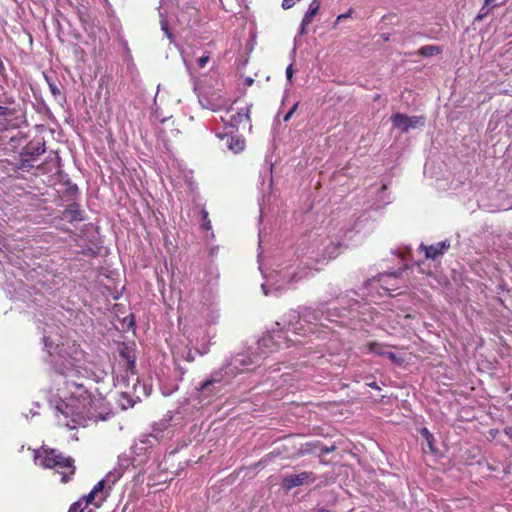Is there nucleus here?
<instances>
[{
	"label": "nucleus",
	"mask_w": 512,
	"mask_h": 512,
	"mask_svg": "<svg viewBox=\"0 0 512 512\" xmlns=\"http://www.w3.org/2000/svg\"><path fill=\"white\" fill-rule=\"evenodd\" d=\"M65 389L68 395L65 396V400H61L56 406L57 412L60 413L58 416L60 424L74 429L78 426L86 427L107 419L109 413L106 415L96 413L97 403H100L101 399L93 398L92 393L83 382L68 379L65 382Z\"/></svg>",
	"instance_id": "1"
},
{
	"label": "nucleus",
	"mask_w": 512,
	"mask_h": 512,
	"mask_svg": "<svg viewBox=\"0 0 512 512\" xmlns=\"http://www.w3.org/2000/svg\"><path fill=\"white\" fill-rule=\"evenodd\" d=\"M33 461L40 468L56 471L62 476V480L73 476L76 470L75 460L71 456L46 445L33 449Z\"/></svg>",
	"instance_id": "2"
},
{
	"label": "nucleus",
	"mask_w": 512,
	"mask_h": 512,
	"mask_svg": "<svg viewBox=\"0 0 512 512\" xmlns=\"http://www.w3.org/2000/svg\"><path fill=\"white\" fill-rule=\"evenodd\" d=\"M308 275L306 268L286 266L264 275L266 282L261 285L264 295H279L290 285L304 279Z\"/></svg>",
	"instance_id": "3"
},
{
	"label": "nucleus",
	"mask_w": 512,
	"mask_h": 512,
	"mask_svg": "<svg viewBox=\"0 0 512 512\" xmlns=\"http://www.w3.org/2000/svg\"><path fill=\"white\" fill-rule=\"evenodd\" d=\"M322 308V306L317 309L305 307L301 313L291 310L283 317L284 327L296 335L305 336L307 330L304 328L303 322L310 325L321 321L324 315Z\"/></svg>",
	"instance_id": "4"
},
{
	"label": "nucleus",
	"mask_w": 512,
	"mask_h": 512,
	"mask_svg": "<svg viewBox=\"0 0 512 512\" xmlns=\"http://www.w3.org/2000/svg\"><path fill=\"white\" fill-rule=\"evenodd\" d=\"M82 352L74 349L73 354H69L63 346L59 349L57 356L52 359L54 370L67 377H78L81 369Z\"/></svg>",
	"instance_id": "5"
},
{
	"label": "nucleus",
	"mask_w": 512,
	"mask_h": 512,
	"mask_svg": "<svg viewBox=\"0 0 512 512\" xmlns=\"http://www.w3.org/2000/svg\"><path fill=\"white\" fill-rule=\"evenodd\" d=\"M276 325L279 327L277 331L273 330L272 333L263 336L258 341L259 349H268L272 352L275 349L283 347L284 344L288 346V338L282 335L284 330L288 332L287 328L284 327V322H277Z\"/></svg>",
	"instance_id": "6"
},
{
	"label": "nucleus",
	"mask_w": 512,
	"mask_h": 512,
	"mask_svg": "<svg viewBox=\"0 0 512 512\" xmlns=\"http://www.w3.org/2000/svg\"><path fill=\"white\" fill-rule=\"evenodd\" d=\"M223 375L222 371L212 373L211 376L198 387L197 398L201 401H205L218 393L219 388L216 385L222 381Z\"/></svg>",
	"instance_id": "7"
},
{
	"label": "nucleus",
	"mask_w": 512,
	"mask_h": 512,
	"mask_svg": "<svg viewBox=\"0 0 512 512\" xmlns=\"http://www.w3.org/2000/svg\"><path fill=\"white\" fill-rule=\"evenodd\" d=\"M391 120L393 122V126L401 132H408L411 128H417L424 124V118L421 116L409 117L401 113L392 115Z\"/></svg>",
	"instance_id": "8"
},
{
	"label": "nucleus",
	"mask_w": 512,
	"mask_h": 512,
	"mask_svg": "<svg viewBox=\"0 0 512 512\" xmlns=\"http://www.w3.org/2000/svg\"><path fill=\"white\" fill-rule=\"evenodd\" d=\"M135 467L132 465L131 459L127 456H120L118 458L117 467L109 471L106 478L102 480H118L122 477H130V474L134 472Z\"/></svg>",
	"instance_id": "9"
},
{
	"label": "nucleus",
	"mask_w": 512,
	"mask_h": 512,
	"mask_svg": "<svg viewBox=\"0 0 512 512\" xmlns=\"http://www.w3.org/2000/svg\"><path fill=\"white\" fill-rule=\"evenodd\" d=\"M254 359L246 354V353H239L235 355L230 362L225 366L224 368V374L226 375H235L240 370H242L244 367L249 366L251 364H254Z\"/></svg>",
	"instance_id": "10"
},
{
	"label": "nucleus",
	"mask_w": 512,
	"mask_h": 512,
	"mask_svg": "<svg viewBox=\"0 0 512 512\" xmlns=\"http://www.w3.org/2000/svg\"><path fill=\"white\" fill-rule=\"evenodd\" d=\"M161 438L162 436L160 435V431L157 429H154L150 434L142 435L133 446L134 453L140 454L142 452H146L149 448L158 444Z\"/></svg>",
	"instance_id": "11"
},
{
	"label": "nucleus",
	"mask_w": 512,
	"mask_h": 512,
	"mask_svg": "<svg viewBox=\"0 0 512 512\" xmlns=\"http://www.w3.org/2000/svg\"><path fill=\"white\" fill-rule=\"evenodd\" d=\"M22 118L21 109L16 106L0 105V119L9 121L7 127L16 128Z\"/></svg>",
	"instance_id": "12"
},
{
	"label": "nucleus",
	"mask_w": 512,
	"mask_h": 512,
	"mask_svg": "<svg viewBox=\"0 0 512 512\" xmlns=\"http://www.w3.org/2000/svg\"><path fill=\"white\" fill-rule=\"evenodd\" d=\"M107 495L108 491L105 490L104 482H97L90 493L84 497L85 505L93 504L95 507H99Z\"/></svg>",
	"instance_id": "13"
},
{
	"label": "nucleus",
	"mask_w": 512,
	"mask_h": 512,
	"mask_svg": "<svg viewBox=\"0 0 512 512\" xmlns=\"http://www.w3.org/2000/svg\"><path fill=\"white\" fill-rule=\"evenodd\" d=\"M368 351L370 353L377 354L379 356H385L390 359V361L396 365H401L403 363V358L399 355L386 350V346L378 343V342H370L367 345Z\"/></svg>",
	"instance_id": "14"
},
{
	"label": "nucleus",
	"mask_w": 512,
	"mask_h": 512,
	"mask_svg": "<svg viewBox=\"0 0 512 512\" xmlns=\"http://www.w3.org/2000/svg\"><path fill=\"white\" fill-rule=\"evenodd\" d=\"M419 248L425 252V257L427 259L434 260L437 257L443 255L444 252L450 248V242L448 240H444L430 246L421 244Z\"/></svg>",
	"instance_id": "15"
},
{
	"label": "nucleus",
	"mask_w": 512,
	"mask_h": 512,
	"mask_svg": "<svg viewBox=\"0 0 512 512\" xmlns=\"http://www.w3.org/2000/svg\"><path fill=\"white\" fill-rule=\"evenodd\" d=\"M222 120L228 123L231 127L238 128L242 123L250 121V108L245 107L239 110L236 114L229 116V119L222 117Z\"/></svg>",
	"instance_id": "16"
},
{
	"label": "nucleus",
	"mask_w": 512,
	"mask_h": 512,
	"mask_svg": "<svg viewBox=\"0 0 512 512\" xmlns=\"http://www.w3.org/2000/svg\"><path fill=\"white\" fill-rule=\"evenodd\" d=\"M63 218L70 223L83 221V211L81 210L80 205L77 203L68 205V207L63 211Z\"/></svg>",
	"instance_id": "17"
},
{
	"label": "nucleus",
	"mask_w": 512,
	"mask_h": 512,
	"mask_svg": "<svg viewBox=\"0 0 512 512\" xmlns=\"http://www.w3.org/2000/svg\"><path fill=\"white\" fill-rule=\"evenodd\" d=\"M226 145L234 153H239L244 150L245 140L239 136H231L226 139Z\"/></svg>",
	"instance_id": "18"
},
{
	"label": "nucleus",
	"mask_w": 512,
	"mask_h": 512,
	"mask_svg": "<svg viewBox=\"0 0 512 512\" xmlns=\"http://www.w3.org/2000/svg\"><path fill=\"white\" fill-rule=\"evenodd\" d=\"M319 7L320 3L318 0H313L310 3L309 8L302 19V26H308L312 22L313 17L318 13Z\"/></svg>",
	"instance_id": "19"
},
{
	"label": "nucleus",
	"mask_w": 512,
	"mask_h": 512,
	"mask_svg": "<svg viewBox=\"0 0 512 512\" xmlns=\"http://www.w3.org/2000/svg\"><path fill=\"white\" fill-rule=\"evenodd\" d=\"M442 52V49L440 46L437 45H425L420 48L419 53L423 57H430L437 54H440Z\"/></svg>",
	"instance_id": "20"
},
{
	"label": "nucleus",
	"mask_w": 512,
	"mask_h": 512,
	"mask_svg": "<svg viewBox=\"0 0 512 512\" xmlns=\"http://www.w3.org/2000/svg\"><path fill=\"white\" fill-rule=\"evenodd\" d=\"M421 435L425 439L427 447L429 448V450L432 453H435L437 451V449L434 446V437H433V435L429 432V430L427 428H423L421 430Z\"/></svg>",
	"instance_id": "21"
},
{
	"label": "nucleus",
	"mask_w": 512,
	"mask_h": 512,
	"mask_svg": "<svg viewBox=\"0 0 512 512\" xmlns=\"http://www.w3.org/2000/svg\"><path fill=\"white\" fill-rule=\"evenodd\" d=\"M45 152V145L44 144H37L36 147H28L26 154L30 155L31 158L35 159L36 157L40 156Z\"/></svg>",
	"instance_id": "22"
},
{
	"label": "nucleus",
	"mask_w": 512,
	"mask_h": 512,
	"mask_svg": "<svg viewBox=\"0 0 512 512\" xmlns=\"http://www.w3.org/2000/svg\"><path fill=\"white\" fill-rule=\"evenodd\" d=\"M492 8H493V7L485 6V4H484V5H483V7L480 9V12H479V14L477 15L476 19H477V20H481V19H483L484 17H486V16L490 13V11H491V9H492Z\"/></svg>",
	"instance_id": "23"
},
{
	"label": "nucleus",
	"mask_w": 512,
	"mask_h": 512,
	"mask_svg": "<svg viewBox=\"0 0 512 512\" xmlns=\"http://www.w3.org/2000/svg\"><path fill=\"white\" fill-rule=\"evenodd\" d=\"M0 102L6 106H10L15 103V99L13 96L8 95L7 93H3Z\"/></svg>",
	"instance_id": "24"
},
{
	"label": "nucleus",
	"mask_w": 512,
	"mask_h": 512,
	"mask_svg": "<svg viewBox=\"0 0 512 512\" xmlns=\"http://www.w3.org/2000/svg\"><path fill=\"white\" fill-rule=\"evenodd\" d=\"M45 79H46V81H47V83H48V85H49V88H50L51 93H52L53 95H55V96H56V95H58V94H60V90H59V88L57 87V85H56L53 81H51L47 76L45 77Z\"/></svg>",
	"instance_id": "25"
},
{
	"label": "nucleus",
	"mask_w": 512,
	"mask_h": 512,
	"mask_svg": "<svg viewBox=\"0 0 512 512\" xmlns=\"http://www.w3.org/2000/svg\"><path fill=\"white\" fill-rule=\"evenodd\" d=\"M84 506L81 501L73 503L68 512H83Z\"/></svg>",
	"instance_id": "26"
},
{
	"label": "nucleus",
	"mask_w": 512,
	"mask_h": 512,
	"mask_svg": "<svg viewBox=\"0 0 512 512\" xmlns=\"http://www.w3.org/2000/svg\"><path fill=\"white\" fill-rule=\"evenodd\" d=\"M160 24H161V29L164 31V33L166 34V36L171 39L172 38V34L169 30V27H168V22L166 19H162L160 21Z\"/></svg>",
	"instance_id": "27"
},
{
	"label": "nucleus",
	"mask_w": 512,
	"mask_h": 512,
	"mask_svg": "<svg viewBox=\"0 0 512 512\" xmlns=\"http://www.w3.org/2000/svg\"><path fill=\"white\" fill-rule=\"evenodd\" d=\"M335 449H336L335 445H331V446L321 445L318 447V451L320 454H327V453L333 452Z\"/></svg>",
	"instance_id": "28"
},
{
	"label": "nucleus",
	"mask_w": 512,
	"mask_h": 512,
	"mask_svg": "<svg viewBox=\"0 0 512 512\" xmlns=\"http://www.w3.org/2000/svg\"><path fill=\"white\" fill-rule=\"evenodd\" d=\"M298 105H299V103H298V102H297V103H295V104L293 105V107L288 111V113L284 116V121H285V122H288V121L291 119V117L293 116V114L296 112V110H297V108H298Z\"/></svg>",
	"instance_id": "29"
},
{
	"label": "nucleus",
	"mask_w": 512,
	"mask_h": 512,
	"mask_svg": "<svg viewBox=\"0 0 512 512\" xmlns=\"http://www.w3.org/2000/svg\"><path fill=\"white\" fill-rule=\"evenodd\" d=\"M44 344H45V347H46L48 353L51 356H53V353L51 351V349L53 348V345H54L53 341H51V339L49 337H44Z\"/></svg>",
	"instance_id": "30"
},
{
	"label": "nucleus",
	"mask_w": 512,
	"mask_h": 512,
	"mask_svg": "<svg viewBox=\"0 0 512 512\" xmlns=\"http://www.w3.org/2000/svg\"><path fill=\"white\" fill-rule=\"evenodd\" d=\"M209 56L208 55H203L201 56L199 59H198V65L199 67L203 68L206 66V64L208 63L209 61Z\"/></svg>",
	"instance_id": "31"
},
{
	"label": "nucleus",
	"mask_w": 512,
	"mask_h": 512,
	"mask_svg": "<svg viewBox=\"0 0 512 512\" xmlns=\"http://www.w3.org/2000/svg\"><path fill=\"white\" fill-rule=\"evenodd\" d=\"M294 5H295V0H283L282 1V7L285 10L292 8Z\"/></svg>",
	"instance_id": "32"
},
{
	"label": "nucleus",
	"mask_w": 512,
	"mask_h": 512,
	"mask_svg": "<svg viewBox=\"0 0 512 512\" xmlns=\"http://www.w3.org/2000/svg\"><path fill=\"white\" fill-rule=\"evenodd\" d=\"M207 217H208V213L206 211H203V220H204L203 226L205 229H210L211 223L209 220H207Z\"/></svg>",
	"instance_id": "33"
},
{
	"label": "nucleus",
	"mask_w": 512,
	"mask_h": 512,
	"mask_svg": "<svg viewBox=\"0 0 512 512\" xmlns=\"http://www.w3.org/2000/svg\"><path fill=\"white\" fill-rule=\"evenodd\" d=\"M336 250H337V245H334V246L332 247V249H331V250H327V252H326V253H327V256H328L329 258H334V257H336V255H337V251H336Z\"/></svg>",
	"instance_id": "34"
},
{
	"label": "nucleus",
	"mask_w": 512,
	"mask_h": 512,
	"mask_svg": "<svg viewBox=\"0 0 512 512\" xmlns=\"http://www.w3.org/2000/svg\"><path fill=\"white\" fill-rule=\"evenodd\" d=\"M286 77H287V79H288L290 82L292 81V77H293V68H292V65H291V64L286 68Z\"/></svg>",
	"instance_id": "35"
},
{
	"label": "nucleus",
	"mask_w": 512,
	"mask_h": 512,
	"mask_svg": "<svg viewBox=\"0 0 512 512\" xmlns=\"http://www.w3.org/2000/svg\"><path fill=\"white\" fill-rule=\"evenodd\" d=\"M484 3H485V6H490V7H497L499 4H498V0H484Z\"/></svg>",
	"instance_id": "36"
},
{
	"label": "nucleus",
	"mask_w": 512,
	"mask_h": 512,
	"mask_svg": "<svg viewBox=\"0 0 512 512\" xmlns=\"http://www.w3.org/2000/svg\"><path fill=\"white\" fill-rule=\"evenodd\" d=\"M305 474H301V475H298L296 477H287L285 478L284 480H297V481H300V480H306L307 476L303 477Z\"/></svg>",
	"instance_id": "37"
},
{
	"label": "nucleus",
	"mask_w": 512,
	"mask_h": 512,
	"mask_svg": "<svg viewBox=\"0 0 512 512\" xmlns=\"http://www.w3.org/2000/svg\"><path fill=\"white\" fill-rule=\"evenodd\" d=\"M0 76L6 77V68L4 62L0 59Z\"/></svg>",
	"instance_id": "38"
},
{
	"label": "nucleus",
	"mask_w": 512,
	"mask_h": 512,
	"mask_svg": "<svg viewBox=\"0 0 512 512\" xmlns=\"http://www.w3.org/2000/svg\"><path fill=\"white\" fill-rule=\"evenodd\" d=\"M350 15H351V10H349V11H348L347 13H345V14H341V15H339V16L337 17V21L339 22V21H341L342 19L348 18V17H350Z\"/></svg>",
	"instance_id": "39"
},
{
	"label": "nucleus",
	"mask_w": 512,
	"mask_h": 512,
	"mask_svg": "<svg viewBox=\"0 0 512 512\" xmlns=\"http://www.w3.org/2000/svg\"><path fill=\"white\" fill-rule=\"evenodd\" d=\"M341 230L343 231V237H347L348 234L351 232L350 228H344L342 227Z\"/></svg>",
	"instance_id": "40"
},
{
	"label": "nucleus",
	"mask_w": 512,
	"mask_h": 512,
	"mask_svg": "<svg viewBox=\"0 0 512 512\" xmlns=\"http://www.w3.org/2000/svg\"><path fill=\"white\" fill-rule=\"evenodd\" d=\"M505 432H506V434L509 436V438L512 441V427L506 428Z\"/></svg>",
	"instance_id": "41"
},
{
	"label": "nucleus",
	"mask_w": 512,
	"mask_h": 512,
	"mask_svg": "<svg viewBox=\"0 0 512 512\" xmlns=\"http://www.w3.org/2000/svg\"><path fill=\"white\" fill-rule=\"evenodd\" d=\"M302 482H290V484L288 485V489H291L293 487H296L298 486L299 484H301Z\"/></svg>",
	"instance_id": "42"
},
{
	"label": "nucleus",
	"mask_w": 512,
	"mask_h": 512,
	"mask_svg": "<svg viewBox=\"0 0 512 512\" xmlns=\"http://www.w3.org/2000/svg\"><path fill=\"white\" fill-rule=\"evenodd\" d=\"M306 27L307 26H302L301 25L300 32H299L300 35H304L306 33Z\"/></svg>",
	"instance_id": "43"
},
{
	"label": "nucleus",
	"mask_w": 512,
	"mask_h": 512,
	"mask_svg": "<svg viewBox=\"0 0 512 512\" xmlns=\"http://www.w3.org/2000/svg\"><path fill=\"white\" fill-rule=\"evenodd\" d=\"M367 385H368L369 387H371V388L379 389V387L377 386V384H376L375 382L368 383Z\"/></svg>",
	"instance_id": "44"
},
{
	"label": "nucleus",
	"mask_w": 512,
	"mask_h": 512,
	"mask_svg": "<svg viewBox=\"0 0 512 512\" xmlns=\"http://www.w3.org/2000/svg\"><path fill=\"white\" fill-rule=\"evenodd\" d=\"M6 257H7V260H8V261H10V262H12V263H15V261H14L10 256H8V255H7Z\"/></svg>",
	"instance_id": "45"
},
{
	"label": "nucleus",
	"mask_w": 512,
	"mask_h": 512,
	"mask_svg": "<svg viewBox=\"0 0 512 512\" xmlns=\"http://www.w3.org/2000/svg\"><path fill=\"white\" fill-rule=\"evenodd\" d=\"M253 83V80L251 78L247 79V84L251 85Z\"/></svg>",
	"instance_id": "46"
},
{
	"label": "nucleus",
	"mask_w": 512,
	"mask_h": 512,
	"mask_svg": "<svg viewBox=\"0 0 512 512\" xmlns=\"http://www.w3.org/2000/svg\"><path fill=\"white\" fill-rule=\"evenodd\" d=\"M130 367H134V361L129 362Z\"/></svg>",
	"instance_id": "47"
},
{
	"label": "nucleus",
	"mask_w": 512,
	"mask_h": 512,
	"mask_svg": "<svg viewBox=\"0 0 512 512\" xmlns=\"http://www.w3.org/2000/svg\"><path fill=\"white\" fill-rule=\"evenodd\" d=\"M187 359H188V360H192V355H190V353L188 354Z\"/></svg>",
	"instance_id": "48"
},
{
	"label": "nucleus",
	"mask_w": 512,
	"mask_h": 512,
	"mask_svg": "<svg viewBox=\"0 0 512 512\" xmlns=\"http://www.w3.org/2000/svg\"><path fill=\"white\" fill-rule=\"evenodd\" d=\"M319 512H330V511L326 510V509H321Z\"/></svg>",
	"instance_id": "49"
}]
</instances>
